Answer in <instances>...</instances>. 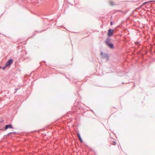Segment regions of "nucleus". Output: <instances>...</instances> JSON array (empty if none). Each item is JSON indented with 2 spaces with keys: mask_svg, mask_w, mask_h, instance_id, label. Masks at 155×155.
<instances>
[{
  "mask_svg": "<svg viewBox=\"0 0 155 155\" xmlns=\"http://www.w3.org/2000/svg\"><path fill=\"white\" fill-rule=\"evenodd\" d=\"M106 44L107 45L109 48H114V45L112 43H110L108 41H106L105 42Z\"/></svg>",
  "mask_w": 155,
  "mask_h": 155,
  "instance_id": "7ed1b4c3",
  "label": "nucleus"
},
{
  "mask_svg": "<svg viewBox=\"0 0 155 155\" xmlns=\"http://www.w3.org/2000/svg\"><path fill=\"white\" fill-rule=\"evenodd\" d=\"M110 5H114V2L112 1H110L109 2Z\"/></svg>",
  "mask_w": 155,
  "mask_h": 155,
  "instance_id": "423d86ee",
  "label": "nucleus"
},
{
  "mask_svg": "<svg viewBox=\"0 0 155 155\" xmlns=\"http://www.w3.org/2000/svg\"><path fill=\"white\" fill-rule=\"evenodd\" d=\"M145 3V2L143 4H144Z\"/></svg>",
  "mask_w": 155,
  "mask_h": 155,
  "instance_id": "9b49d317",
  "label": "nucleus"
},
{
  "mask_svg": "<svg viewBox=\"0 0 155 155\" xmlns=\"http://www.w3.org/2000/svg\"><path fill=\"white\" fill-rule=\"evenodd\" d=\"M101 55L103 57H104V53L103 52H101Z\"/></svg>",
  "mask_w": 155,
  "mask_h": 155,
  "instance_id": "0eeeda50",
  "label": "nucleus"
},
{
  "mask_svg": "<svg viewBox=\"0 0 155 155\" xmlns=\"http://www.w3.org/2000/svg\"><path fill=\"white\" fill-rule=\"evenodd\" d=\"M111 25L112 24V22H111Z\"/></svg>",
  "mask_w": 155,
  "mask_h": 155,
  "instance_id": "9d476101",
  "label": "nucleus"
},
{
  "mask_svg": "<svg viewBox=\"0 0 155 155\" xmlns=\"http://www.w3.org/2000/svg\"><path fill=\"white\" fill-rule=\"evenodd\" d=\"M115 144H116V142H114V145H115Z\"/></svg>",
  "mask_w": 155,
  "mask_h": 155,
  "instance_id": "6e6552de",
  "label": "nucleus"
},
{
  "mask_svg": "<svg viewBox=\"0 0 155 155\" xmlns=\"http://www.w3.org/2000/svg\"><path fill=\"white\" fill-rule=\"evenodd\" d=\"M114 33V30L111 29H110L108 30V35L109 37L113 35Z\"/></svg>",
  "mask_w": 155,
  "mask_h": 155,
  "instance_id": "f03ea898",
  "label": "nucleus"
},
{
  "mask_svg": "<svg viewBox=\"0 0 155 155\" xmlns=\"http://www.w3.org/2000/svg\"><path fill=\"white\" fill-rule=\"evenodd\" d=\"M145 3V2L143 4H144Z\"/></svg>",
  "mask_w": 155,
  "mask_h": 155,
  "instance_id": "f8f14e48",
  "label": "nucleus"
},
{
  "mask_svg": "<svg viewBox=\"0 0 155 155\" xmlns=\"http://www.w3.org/2000/svg\"><path fill=\"white\" fill-rule=\"evenodd\" d=\"M79 140L81 141V142H82V138H81L80 135L79 134H78Z\"/></svg>",
  "mask_w": 155,
  "mask_h": 155,
  "instance_id": "39448f33",
  "label": "nucleus"
},
{
  "mask_svg": "<svg viewBox=\"0 0 155 155\" xmlns=\"http://www.w3.org/2000/svg\"><path fill=\"white\" fill-rule=\"evenodd\" d=\"M8 128H12V125L10 124L6 125L5 126V130H6Z\"/></svg>",
  "mask_w": 155,
  "mask_h": 155,
  "instance_id": "20e7f679",
  "label": "nucleus"
},
{
  "mask_svg": "<svg viewBox=\"0 0 155 155\" xmlns=\"http://www.w3.org/2000/svg\"><path fill=\"white\" fill-rule=\"evenodd\" d=\"M145 3V2L143 4H144Z\"/></svg>",
  "mask_w": 155,
  "mask_h": 155,
  "instance_id": "ddd939ff",
  "label": "nucleus"
},
{
  "mask_svg": "<svg viewBox=\"0 0 155 155\" xmlns=\"http://www.w3.org/2000/svg\"><path fill=\"white\" fill-rule=\"evenodd\" d=\"M104 55H105V56H107V54H104Z\"/></svg>",
  "mask_w": 155,
  "mask_h": 155,
  "instance_id": "1a4fd4ad",
  "label": "nucleus"
},
{
  "mask_svg": "<svg viewBox=\"0 0 155 155\" xmlns=\"http://www.w3.org/2000/svg\"><path fill=\"white\" fill-rule=\"evenodd\" d=\"M13 60L12 59H10L8 61H7L5 63V66L6 67L10 65L13 62Z\"/></svg>",
  "mask_w": 155,
  "mask_h": 155,
  "instance_id": "f257e3e1",
  "label": "nucleus"
}]
</instances>
